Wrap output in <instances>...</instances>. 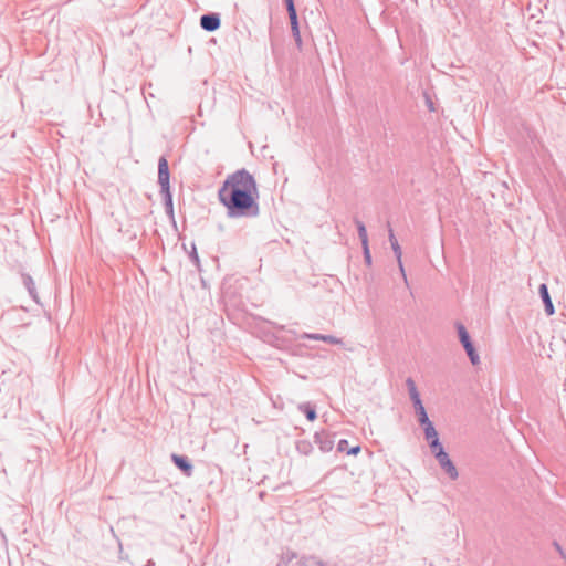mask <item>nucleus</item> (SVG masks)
<instances>
[{"label": "nucleus", "instance_id": "f257e3e1", "mask_svg": "<svg viewBox=\"0 0 566 566\" xmlns=\"http://www.w3.org/2000/svg\"><path fill=\"white\" fill-rule=\"evenodd\" d=\"M229 218H255L260 213L254 177L244 168L229 175L218 191Z\"/></svg>", "mask_w": 566, "mask_h": 566}, {"label": "nucleus", "instance_id": "f03ea898", "mask_svg": "<svg viewBox=\"0 0 566 566\" xmlns=\"http://www.w3.org/2000/svg\"><path fill=\"white\" fill-rule=\"evenodd\" d=\"M457 331H458L459 339H460L471 364L474 366L480 364V356L476 353V350L473 346V343L471 342L470 335H469L467 328L464 327V325L461 323H458Z\"/></svg>", "mask_w": 566, "mask_h": 566}, {"label": "nucleus", "instance_id": "7ed1b4c3", "mask_svg": "<svg viewBox=\"0 0 566 566\" xmlns=\"http://www.w3.org/2000/svg\"><path fill=\"white\" fill-rule=\"evenodd\" d=\"M169 180L170 172L168 160L165 156H161L158 160V184L160 186V191L170 189Z\"/></svg>", "mask_w": 566, "mask_h": 566}, {"label": "nucleus", "instance_id": "20e7f679", "mask_svg": "<svg viewBox=\"0 0 566 566\" xmlns=\"http://www.w3.org/2000/svg\"><path fill=\"white\" fill-rule=\"evenodd\" d=\"M440 468L446 472V474L452 480H457L459 478V471L454 463L449 458V454L446 452L440 454V457L436 458Z\"/></svg>", "mask_w": 566, "mask_h": 566}, {"label": "nucleus", "instance_id": "39448f33", "mask_svg": "<svg viewBox=\"0 0 566 566\" xmlns=\"http://www.w3.org/2000/svg\"><path fill=\"white\" fill-rule=\"evenodd\" d=\"M389 241H390V245H391V249L396 255V259H397V262H398V266H399V270H400V273H401V276L403 279V282L406 283V285H408V279H407V275H406V272H405V268H403V264H402V260H401V256H402V251H401V248L398 243V240L396 239L392 230L390 229L389 230Z\"/></svg>", "mask_w": 566, "mask_h": 566}, {"label": "nucleus", "instance_id": "423d86ee", "mask_svg": "<svg viewBox=\"0 0 566 566\" xmlns=\"http://www.w3.org/2000/svg\"><path fill=\"white\" fill-rule=\"evenodd\" d=\"M221 25L220 15L218 13H207L200 18V27L208 32L218 30Z\"/></svg>", "mask_w": 566, "mask_h": 566}, {"label": "nucleus", "instance_id": "0eeeda50", "mask_svg": "<svg viewBox=\"0 0 566 566\" xmlns=\"http://www.w3.org/2000/svg\"><path fill=\"white\" fill-rule=\"evenodd\" d=\"M171 460L172 462L175 463V465L180 470L182 471V473L186 475V476H191L192 475V472H193V467L192 464L190 463V461L188 460L187 457L185 455H178V454H172L171 455Z\"/></svg>", "mask_w": 566, "mask_h": 566}, {"label": "nucleus", "instance_id": "6e6552de", "mask_svg": "<svg viewBox=\"0 0 566 566\" xmlns=\"http://www.w3.org/2000/svg\"><path fill=\"white\" fill-rule=\"evenodd\" d=\"M303 338L311 339V340H322L332 345H342L343 340L340 338H337L333 335H324V334H316V333H305Z\"/></svg>", "mask_w": 566, "mask_h": 566}, {"label": "nucleus", "instance_id": "1a4fd4ad", "mask_svg": "<svg viewBox=\"0 0 566 566\" xmlns=\"http://www.w3.org/2000/svg\"><path fill=\"white\" fill-rule=\"evenodd\" d=\"M539 295L545 306V312L547 315H553L555 313V308L552 302V298L549 296L548 287L546 284L539 285Z\"/></svg>", "mask_w": 566, "mask_h": 566}, {"label": "nucleus", "instance_id": "9d476101", "mask_svg": "<svg viewBox=\"0 0 566 566\" xmlns=\"http://www.w3.org/2000/svg\"><path fill=\"white\" fill-rule=\"evenodd\" d=\"M315 442L318 444L323 452L331 451L334 446V441L325 432H317L315 434Z\"/></svg>", "mask_w": 566, "mask_h": 566}, {"label": "nucleus", "instance_id": "9b49d317", "mask_svg": "<svg viewBox=\"0 0 566 566\" xmlns=\"http://www.w3.org/2000/svg\"><path fill=\"white\" fill-rule=\"evenodd\" d=\"M289 19H290L292 35L295 40V43L298 49H302V38H301V33H300L297 13H295L294 15L293 14L289 15Z\"/></svg>", "mask_w": 566, "mask_h": 566}, {"label": "nucleus", "instance_id": "f8f14e48", "mask_svg": "<svg viewBox=\"0 0 566 566\" xmlns=\"http://www.w3.org/2000/svg\"><path fill=\"white\" fill-rule=\"evenodd\" d=\"M22 281H23V284L27 287L30 296L35 302H38V294H36V289H35V284H34L33 279L29 274L22 273Z\"/></svg>", "mask_w": 566, "mask_h": 566}, {"label": "nucleus", "instance_id": "ddd939ff", "mask_svg": "<svg viewBox=\"0 0 566 566\" xmlns=\"http://www.w3.org/2000/svg\"><path fill=\"white\" fill-rule=\"evenodd\" d=\"M298 409L305 415L308 421H314L317 418L315 407L310 402L301 403Z\"/></svg>", "mask_w": 566, "mask_h": 566}, {"label": "nucleus", "instance_id": "4468645a", "mask_svg": "<svg viewBox=\"0 0 566 566\" xmlns=\"http://www.w3.org/2000/svg\"><path fill=\"white\" fill-rule=\"evenodd\" d=\"M297 557V554L291 549L283 551L280 556L277 566H287L293 559Z\"/></svg>", "mask_w": 566, "mask_h": 566}, {"label": "nucleus", "instance_id": "2eb2a0df", "mask_svg": "<svg viewBox=\"0 0 566 566\" xmlns=\"http://www.w3.org/2000/svg\"><path fill=\"white\" fill-rule=\"evenodd\" d=\"M429 448L431 452L433 453L434 458L440 457V454L446 453L442 443L440 442L439 438H436L431 441H429Z\"/></svg>", "mask_w": 566, "mask_h": 566}, {"label": "nucleus", "instance_id": "dca6fc26", "mask_svg": "<svg viewBox=\"0 0 566 566\" xmlns=\"http://www.w3.org/2000/svg\"><path fill=\"white\" fill-rule=\"evenodd\" d=\"M300 566H325V564L315 556H303L300 562Z\"/></svg>", "mask_w": 566, "mask_h": 566}, {"label": "nucleus", "instance_id": "f3484780", "mask_svg": "<svg viewBox=\"0 0 566 566\" xmlns=\"http://www.w3.org/2000/svg\"><path fill=\"white\" fill-rule=\"evenodd\" d=\"M355 223L357 227L358 237L361 241V245L368 244V237H367V230H366L365 224L360 220H357V219L355 220Z\"/></svg>", "mask_w": 566, "mask_h": 566}, {"label": "nucleus", "instance_id": "a211bd4d", "mask_svg": "<svg viewBox=\"0 0 566 566\" xmlns=\"http://www.w3.org/2000/svg\"><path fill=\"white\" fill-rule=\"evenodd\" d=\"M296 450L303 455H307L312 452L313 446L308 440H300L296 442Z\"/></svg>", "mask_w": 566, "mask_h": 566}, {"label": "nucleus", "instance_id": "6ab92c4d", "mask_svg": "<svg viewBox=\"0 0 566 566\" xmlns=\"http://www.w3.org/2000/svg\"><path fill=\"white\" fill-rule=\"evenodd\" d=\"M160 193L163 195L164 198L166 211L172 214V196L170 189L161 190Z\"/></svg>", "mask_w": 566, "mask_h": 566}, {"label": "nucleus", "instance_id": "aec40b11", "mask_svg": "<svg viewBox=\"0 0 566 566\" xmlns=\"http://www.w3.org/2000/svg\"><path fill=\"white\" fill-rule=\"evenodd\" d=\"M406 385H407V388H408V392H409V397L412 396V395H418L419 391L417 389V386H416V382L413 381L412 378H407L406 380Z\"/></svg>", "mask_w": 566, "mask_h": 566}, {"label": "nucleus", "instance_id": "412c9836", "mask_svg": "<svg viewBox=\"0 0 566 566\" xmlns=\"http://www.w3.org/2000/svg\"><path fill=\"white\" fill-rule=\"evenodd\" d=\"M418 422L423 428V431L427 429L434 428L433 423L430 421L428 416L422 417L420 420H418Z\"/></svg>", "mask_w": 566, "mask_h": 566}, {"label": "nucleus", "instance_id": "4be33fe9", "mask_svg": "<svg viewBox=\"0 0 566 566\" xmlns=\"http://www.w3.org/2000/svg\"><path fill=\"white\" fill-rule=\"evenodd\" d=\"M426 440L429 442L436 438H439L436 428L427 429L423 431Z\"/></svg>", "mask_w": 566, "mask_h": 566}, {"label": "nucleus", "instance_id": "5701e85b", "mask_svg": "<svg viewBox=\"0 0 566 566\" xmlns=\"http://www.w3.org/2000/svg\"><path fill=\"white\" fill-rule=\"evenodd\" d=\"M361 247H363V253H364L365 263L368 266H370L371 265V255H370L369 245L366 244V245H361Z\"/></svg>", "mask_w": 566, "mask_h": 566}, {"label": "nucleus", "instance_id": "b1692460", "mask_svg": "<svg viewBox=\"0 0 566 566\" xmlns=\"http://www.w3.org/2000/svg\"><path fill=\"white\" fill-rule=\"evenodd\" d=\"M286 10L289 15H294L296 13V9L294 6V0H285Z\"/></svg>", "mask_w": 566, "mask_h": 566}, {"label": "nucleus", "instance_id": "393cba45", "mask_svg": "<svg viewBox=\"0 0 566 566\" xmlns=\"http://www.w3.org/2000/svg\"><path fill=\"white\" fill-rule=\"evenodd\" d=\"M413 408H415V412H416V415L418 417V420H420L424 416H428L423 403L421 405V407L416 406Z\"/></svg>", "mask_w": 566, "mask_h": 566}, {"label": "nucleus", "instance_id": "a878e982", "mask_svg": "<svg viewBox=\"0 0 566 566\" xmlns=\"http://www.w3.org/2000/svg\"><path fill=\"white\" fill-rule=\"evenodd\" d=\"M190 259L195 263V265L198 269H200V260L195 247L192 248V252L190 253Z\"/></svg>", "mask_w": 566, "mask_h": 566}, {"label": "nucleus", "instance_id": "bb28decb", "mask_svg": "<svg viewBox=\"0 0 566 566\" xmlns=\"http://www.w3.org/2000/svg\"><path fill=\"white\" fill-rule=\"evenodd\" d=\"M410 400L412 401L413 407H416V406L421 407V405H422L420 394L410 396Z\"/></svg>", "mask_w": 566, "mask_h": 566}, {"label": "nucleus", "instance_id": "cd10ccee", "mask_svg": "<svg viewBox=\"0 0 566 566\" xmlns=\"http://www.w3.org/2000/svg\"><path fill=\"white\" fill-rule=\"evenodd\" d=\"M348 441L346 439H342L338 441L337 450L344 452L347 450Z\"/></svg>", "mask_w": 566, "mask_h": 566}, {"label": "nucleus", "instance_id": "c85d7f7f", "mask_svg": "<svg viewBox=\"0 0 566 566\" xmlns=\"http://www.w3.org/2000/svg\"><path fill=\"white\" fill-rule=\"evenodd\" d=\"M360 452V447L359 446H355L353 448H350L349 450H347V454H353V455H356Z\"/></svg>", "mask_w": 566, "mask_h": 566}, {"label": "nucleus", "instance_id": "c756f323", "mask_svg": "<svg viewBox=\"0 0 566 566\" xmlns=\"http://www.w3.org/2000/svg\"><path fill=\"white\" fill-rule=\"evenodd\" d=\"M144 566H154V562L153 560H148V563Z\"/></svg>", "mask_w": 566, "mask_h": 566}]
</instances>
